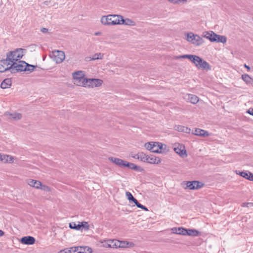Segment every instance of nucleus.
Segmentation results:
<instances>
[{
  "label": "nucleus",
  "instance_id": "10",
  "mask_svg": "<svg viewBox=\"0 0 253 253\" xmlns=\"http://www.w3.org/2000/svg\"><path fill=\"white\" fill-rule=\"evenodd\" d=\"M69 226L71 229L82 232L88 231L90 229L89 224L85 221L72 222L69 223Z\"/></svg>",
  "mask_w": 253,
  "mask_h": 253
},
{
  "label": "nucleus",
  "instance_id": "8",
  "mask_svg": "<svg viewBox=\"0 0 253 253\" xmlns=\"http://www.w3.org/2000/svg\"><path fill=\"white\" fill-rule=\"evenodd\" d=\"M73 83L77 86L84 87L87 78L83 71H77L72 73Z\"/></svg>",
  "mask_w": 253,
  "mask_h": 253
},
{
  "label": "nucleus",
  "instance_id": "18",
  "mask_svg": "<svg viewBox=\"0 0 253 253\" xmlns=\"http://www.w3.org/2000/svg\"><path fill=\"white\" fill-rule=\"evenodd\" d=\"M12 68V65L6 57L0 60V72H4Z\"/></svg>",
  "mask_w": 253,
  "mask_h": 253
},
{
  "label": "nucleus",
  "instance_id": "13",
  "mask_svg": "<svg viewBox=\"0 0 253 253\" xmlns=\"http://www.w3.org/2000/svg\"><path fill=\"white\" fill-rule=\"evenodd\" d=\"M136 246L135 244L130 241L119 240L116 239V249H132Z\"/></svg>",
  "mask_w": 253,
  "mask_h": 253
},
{
  "label": "nucleus",
  "instance_id": "17",
  "mask_svg": "<svg viewBox=\"0 0 253 253\" xmlns=\"http://www.w3.org/2000/svg\"><path fill=\"white\" fill-rule=\"evenodd\" d=\"M126 197L127 199L129 202H132L134 203L135 205L138 207V208L141 209L145 211H148V209L146 207L144 206L143 205L140 204L137 200L134 198L132 194L129 192H126Z\"/></svg>",
  "mask_w": 253,
  "mask_h": 253
},
{
  "label": "nucleus",
  "instance_id": "4",
  "mask_svg": "<svg viewBox=\"0 0 253 253\" xmlns=\"http://www.w3.org/2000/svg\"><path fill=\"white\" fill-rule=\"evenodd\" d=\"M133 159H136L142 162L147 163L152 165H158L162 163V159L159 157L148 155L143 152L137 153L136 155L132 156Z\"/></svg>",
  "mask_w": 253,
  "mask_h": 253
},
{
  "label": "nucleus",
  "instance_id": "12",
  "mask_svg": "<svg viewBox=\"0 0 253 253\" xmlns=\"http://www.w3.org/2000/svg\"><path fill=\"white\" fill-rule=\"evenodd\" d=\"M173 149L175 153L182 158H186L188 156L184 145L179 143L173 144Z\"/></svg>",
  "mask_w": 253,
  "mask_h": 253
},
{
  "label": "nucleus",
  "instance_id": "6",
  "mask_svg": "<svg viewBox=\"0 0 253 253\" xmlns=\"http://www.w3.org/2000/svg\"><path fill=\"white\" fill-rule=\"evenodd\" d=\"M100 22L105 26L120 25V14H108L102 16Z\"/></svg>",
  "mask_w": 253,
  "mask_h": 253
},
{
  "label": "nucleus",
  "instance_id": "2",
  "mask_svg": "<svg viewBox=\"0 0 253 253\" xmlns=\"http://www.w3.org/2000/svg\"><path fill=\"white\" fill-rule=\"evenodd\" d=\"M108 160L110 162L120 168H127L139 172H143L144 171V169L142 167L119 158L111 157L108 158Z\"/></svg>",
  "mask_w": 253,
  "mask_h": 253
},
{
  "label": "nucleus",
  "instance_id": "38",
  "mask_svg": "<svg viewBox=\"0 0 253 253\" xmlns=\"http://www.w3.org/2000/svg\"><path fill=\"white\" fill-rule=\"evenodd\" d=\"M67 253H75L79 251V248L77 247H72L69 248H66Z\"/></svg>",
  "mask_w": 253,
  "mask_h": 253
},
{
  "label": "nucleus",
  "instance_id": "5",
  "mask_svg": "<svg viewBox=\"0 0 253 253\" xmlns=\"http://www.w3.org/2000/svg\"><path fill=\"white\" fill-rule=\"evenodd\" d=\"M186 42L195 46H200L205 43V41L200 35L193 32H188L184 34Z\"/></svg>",
  "mask_w": 253,
  "mask_h": 253
},
{
  "label": "nucleus",
  "instance_id": "30",
  "mask_svg": "<svg viewBox=\"0 0 253 253\" xmlns=\"http://www.w3.org/2000/svg\"><path fill=\"white\" fill-rule=\"evenodd\" d=\"M201 235L199 231L194 229H186L185 236L197 237Z\"/></svg>",
  "mask_w": 253,
  "mask_h": 253
},
{
  "label": "nucleus",
  "instance_id": "35",
  "mask_svg": "<svg viewBox=\"0 0 253 253\" xmlns=\"http://www.w3.org/2000/svg\"><path fill=\"white\" fill-rule=\"evenodd\" d=\"M39 190H41L46 193H51L52 191V189L49 186L44 184L42 182Z\"/></svg>",
  "mask_w": 253,
  "mask_h": 253
},
{
  "label": "nucleus",
  "instance_id": "1",
  "mask_svg": "<svg viewBox=\"0 0 253 253\" xmlns=\"http://www.w3.org/2000/svg\"><path fill=\"white\" fill-rule=\"evenodd\" d=\"M188 59L198 69L209 71L211 70L210 64L201 57L195 54H184L177 56L175 59Z\"/></svg>",
  "mask_w": 253,
  "mask_h": 253
},
{
  "label": "nucleus",
  "instance_id": "33",
  "mask_svg": "<svg viewBox=\"0 0 253 253\" xmlns=\"http://www.w3.org/2000/svg\"><path fill=\"white\" fill-rule=\"evenodd\" d=\"M194 134L196 135L201 136H208L209 135V133L208 131L200 128L196 129Z\"/></svg>",
  "mask_w": 253,
  "mask_h": 253
},
{
  "label": "nucleus",
  "instance_id": "36",
  "mask_svg": "<svg viewBox=\"0 0 253 253\" xmlns=\"http://www.w3.org/2000/svg\"><path fill=\"white\" fill-rule=\"evenodd\" d=\"M104 57V54L101 52H97L94 54L92 57L90 58V60L93 61L96 60H102Z\"/></svg>",
  "mask_w": 253,
  "mask_h": 253
},
{
  "label": "nucleus",
  "instance_id": "28",
  "mask_svg": "<svg viewBox=\"0 0 253 253\" xmlns=\"http://www.w3.org/2000/svg\"><path fill=\"white\" fill-rule=\"evenodd\" d=\"M215 33L213 31H207L203 33L202 37L206 38L209 40L211 42H212V40L214 38Z\"/></svg>",
  "mask_w": 253,
  "mask_h": 253
},
{
  "label": "nucleus",
  "instance_id": "42",
  "mask_svg": "<svg viewBox=\"0 0 253 253\" xmlns=\"http://www.w3.org/2000/svg\"><path fill=\"white\" fill-rule=\"evenodd\" d=\"M57 253H67L66 249H64L59 251Z\"/></svg>",
  "mask_w": 253,
  "mask_h": 253
},
{
  "label": "nucleus",
  "instance_id": "44",
  "mask_svg": "<svg viewBox=\"0 0 253 253\" xmlns=\"http://www.w3.org/2000/svg\"><path fill=\"white\" fill-rule=\"evenodd\" d=\"M95 35H99L100 34V32H97V33H96L95 34Z\"/></svg>",
  "mask_w": 253,
  "mask_h": 253
},
{
  "label": "nucleus",
  "instance_id": "23",
  "mask_svg": "<svg viewBox=\"0 0 253 253\" xmlns=\"http://www.w3.org/2000/svg\"><path fill=\"white\" fill-rule=\"evenodd\" d=\"M41 183V181L34 179H29L27 180L28 185L32 188L38 190L40 188Z\"/></svg>",
  "mask_w": 253,
  "mask_h": 253
},
{
  "label": "nucleus",
  "instance_id": "20",
  "mask_svg": "<svg viewBox=\"0 0 253 253\" xmlns=\"http://www.w3.org/2000/svg\"><path fill=\"white\" fill-rule=\"evenodd\" d=\"M136 22L129 18H125L122 15H120V25H125L128 26H136Z\"/></svg>",
  "mask_w": 253,
  "mask_h": 253
},
{
  "label": "nucleus",
  "instance_id": "3",
  "mask_svg": "<svg viewBox=\"0 0 253 253\" xmlns=\"http://www.w3.org/2000/svg\"><path fill=\"white\" fill-rule=\"evenodd\" d=\"M145 148L156 154H163L169 151L166 144L157 141H149L144 144Z\"/></svg>",
  "mask_w": 253,
  "mask_h": 253
},
{
  "label": "nucleus",
  "instance_id": "15",
  "mask_svg": "<svg viewBox=\"0 0 253 253\" xmlns=\"http://www.w3.org/2000/svg\"><path fill=\"white\" fill-rule=\"evenodd\" d=\"M103 81L99 79H88L84 87L93 88L102 85Z\"/></svg>",
  "mask_w": 253,
  "mask_h": 253
},
{
  "label": "nucleus",
  "instance_id": "32",
  "mask_svg": "<svg viewBox=\"0 0 253 253\" xmlns=\"http://www.w3.org/2000/svg\"><path fill=\"white\" fill-rule=\"evenodd\" d=\"M11 84L12 82L10 79H5L1 82L0 86L3 89L8 88L11 86Z\"/></svg>",
  "mask_w": 253,
  "mask_h": 253
},
{
  "label": "nucleus",
  "instance_id": "16",
  "mask_svg": "<svg viewBox=\"0 0 253 253\" xmlns=\"http://www.w3.org/2000/svg\"><path fill=\"white\" fill-rule=\"evenodd\" d=\"M99 243L102 248L116 249V239L100 240Z\"/></svg>",
  "mask_w": 253,
  "mask_h": 253
},
{
  "label": "nucleus",
  "instance_id": "9",
  "mask_svg": "<svg viewBox=\"0 0 253 253\" xmlns=\"http://www.w3.org/2000/svg\"><path fill=\"white\" fill-rule=\"evenodd\" d=\"M183 188L185 190L196 191L204 187L205 184L199 180L184 181L181 183Z\"/></svg>",
  "mask_w": 253,
  "mask_h": 253
},
{
  "label": "nucleus",
  "instance_id": "24",
  "mask_svg": "<svg viewBox=\"0 0 253 253\" xmlns=\"http://www.w3.org/2000/svg\"><path fill=\"white\" fill-rule=\"evenodd\" d=\"M20 242L24 245H31L35 243V239L32 236H25L21 238Z\"/></svg>",
  "mask_w": 253,
  "mask_h": 253
},
{
  "label": "nucleus",
  "instance_id": "34",
  "mask_svg": "<svg viewBox=\"0 0 253 253\" xmlns=\"http://www.w3.org/2000/svg\"><path fill=\"white\" fill-rule=\"evenodd\" d=\"M168 2L173 5L184 4L187 3L189 0H167Z\"/></svg>",
  "mask_w": 253,
  "mask_h": 253
},
{
  "label": "nucleus",
  "instance_id": "41",
  "mask_svg": "<svg viewBox=\"0 0 253 253\" xmlns=\"http://www.w3.org/2000/svg\"><path fill=\"white\" fill-rule=\"evenodd\" d=\"M244 66L246 69H247L248 71H251V67L249 66H248L245 64H244Z\"/></svg>",
  "mask_w": 253,
  "mask_h": 253
},
{
  "label": "nucleus",
  "instance_id": "40",
  "mask_svg": "<svg viewBox=\"0 0 253 253\" xmlns=\"http://www.w3.org/2000/svg\"><path fill=\"white\" fill-rule=\"evenodd\" d=\"M48 29L45 28H42L41 29V31L43 33H46L48 32Z\"/></svg>",
  "mask_w": 253,
  "mask_h": 253
},
{
  "label": "nucleus",
  "instance_id": "26",
  "mask_svg": "<svg viewBox=\"0 0 253 253\" xmlns=\"http://www.w3.org/2000/svg\"><path fill=\"white\" fill-rule=\"evenodd\" d=\"M241 79L247 85L253 84V77L248 74H243L241 76Z\"/></svg>",
  "mask_w": 253,
  "mask_h": 253
},
{
  "label": "nucleus",
  "instance_id": "11",
  "mask_svg": "<svg viewBox=\"0 0 253 253\" xmlns=\"http://www.w3.org/2000/svg\"><path fill=\"white\" fill-rule=\"evenodd\" d=\"M12 68L14 69L17 71H33L35 68V66L27 64L24 61L21 60L11 64Z\"/></svg>",
  "mask_w": 253,
  "mask_h": 253
},
{
  "label": "nucleus",
  "instance_id": "29",
  "mask_svg": "<svg viewBox=\"0 0 253 253\" xmlns=\"http://www.w3.org/2000/svg\"><path fill=\"white\" fill-rule=\"evenodd\" d=\"M187 95L188 96L187 102L192 104H196L200 101L199 97L196 95L193 94H188Z\"/></svg>",
  "mask_w": 253,
  "mask_h": 253
},
{
  "label": "nucleus",
  "instance_id": "14",
  "mask_svg": "<svg viewBox=\"0 0 253 253\" xmlns=\"http://www.w3.org/2000/svg\"><path fill=\"white\" fill-rule=\"evenodd\" d=\"M50 57L54 62L59 64L65 60V55L63 51L57 50L52 52Z\"/></svg>",
  "mask_w": 253,
  "mask_h": 253
},
{
  "label": "nucleus",
  "instance_id": "39",
  "mask_svg": "<svg viewBox=\"0 0 253 253\" xmlns=\"http://www.w3.org/2000/svg\"><path fill=\"white\" fill-rule=\"evenodd\" d=\"M247 113L253 116V108H250L248 110Z\"/></svg>",
  "mask_w": 253,
  "mask_h": 253
},
{
  "label": "nucleus",
  "instance_id": "27",
  "mask_svg": "<svg viewBox=\"0 0 253 253\" xmlns=\"http://www.w3.org/2000/svg\"><path fill=\"white\" fill-rule=\"evenodd\" d=\"M186 228L182 227H173L170 229L171 233L174 234L185 236Z\"/></svg>",
  "mask_w": 253,
  "mask_h": 253
},
{
  "label": "nucleus",
  "instance_id": "21",
  "mask_svg": "<svg viewBox=\"0 0 253 253\" xmlns=\"http://www.w3.org/2000/svg\"><path fill=\"white\" fill-rule=\"evenodd\" d=\"M235 172L236 174L240 175L246 179L253 181V173L249 171H240L239 170H235Z\"/></svg>",
  "mask_w": 253,
  "mask_h": 253
},
{
  "label": "nucleus",
  "instance_id": "37",
  "mask_svg": "<svg viewBox=\"0 0 253 253\" xmlns=\"http://www.w3.org/2000/svg\"><path fill=\"white\" fill-rule=\"evenodd\" d=\"M175 130L180 132H185L188 129V127H185L183 126L177 125L174 127Z\"/></svg>",
  "mask_w": 253,
  "mask_h": 253
},
{
  "label": "nucleus",
  "instance_id": "7",
  "mask_svg": "<svg viewBox=\"0 0 253 253\" xmlns=\"http://www.w3.org/2000/svg\"><path fill=\"white\" fill-rule=\"evenodd\" d=\"M26 52V50L25 49L21 48H16L6 53V57L12 64L21 60Z\"/></svg>",
  "mask_w": 253,
  "mask_h": 253
},
{
  "label": "nucleus",
  "instance_id": "31",
  "mask_svg": "<svg viewBox=\"0 0 253 253\" xmlns=\"http://www.w3.org/2000/svg\"><path fill=\"white\" fill-rule=\"evenodd\" d=\"M79 251L77 253H92L91 248L88 246H78Z\"/></svg>",
  "mask_w": 253,
  "mask_h": 253
},
{
  "label": "nucleus",
  "instance_id": "19",
  "mask_svg": "<svg viewBox=\"0 0 253 253\" xmlns=\"http://www.w3.org/2000/svg\"><path fill=\"white\" fill-rule=\"evenodd\" d=\"M15 158L10 155L0 153V162L4 164H12L14 162Z\"/></svg>",
  "mask_w": 253,
  "mask_h": 253
},
{
  "label": "nucleus",
  "instance_id": "22",
  "mask_svg": "<svg viewBox=\"0 0 253 253\" xmlns=\"http://www.w3.org/2000/svg\"><path fill=\"white\" fill-rule=\"evenodd\" d=\"M5 115L8 119L13 121H18L22 118V114L16 112H7Z\"/></svg>",
  "mask_w": 253,
  "mask_h": 253
},
{
  "label": "nucleus",
  "instance_id": "25",
  "mask_svg": "<svg viewBox=\"0 0 253 253\" xmlns=\"http://www.w3.org/2000/svg\"><path fill=\"white\" fill-rule=\"evenodd\" d=\"M220 42L225 44L227 42V38L223 35H218L215 33L212 42Z\"/></svg>",
  "mask_w": 253,
  "mask_h": 253
},
{
  "label": "nucleus",
  "instance_id": "43",
  "mask_svg": "<svg viewBox=\"0 0 253 253\" xmlns=\"http://www.w3.org/2000/svg\"><path fill=\"white\" fill-rule=\"evenodd\" d=\"M4 235V232L0 229V237H2Z\"/></svg>",
  "mask_w": 253,
  "mask_h": 253
}]
</instances>
